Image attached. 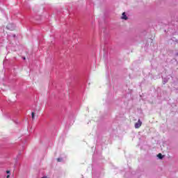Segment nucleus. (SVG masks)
I'll return each instance as SVG.
<instances>
[{"label":"nucleus","instance_id":"f03ea898","mask_svg":"<svg viewBox=\"0 0 178 178\" xmlns=\"http://www.w3.org/2000/svg\"><path fill=\"white\" fill-rule=\"evenodd\" d=\"M8 30H10V31H13L15 30V24H8L7 25Z\"/></svg>","mask_w":178,"mask_h":178},{"label":"nucleus","instance_id":"7ed1b4c3","mask_svg":"<svg viewBox=\"0 0 178 178\" xmlns=\"http://www.w3.org/2000/svg\"><path fill=\"white\" fill-rule=\"evenodd\" d=\"M121 19H122L123 20H127V15H126V13H122Z\"/></svg>","mask_w":178,"mask_h":178},{"label":"nucleus","instance_id":"20e7f679","mask_svg":"<svg viewBox=\"0 0 178 178\" xmlns=\"http://www.w3.org/2000/svg\"><path fill=\"white\" fill-rule=\"evenodd\" d=\"M158 158L159 159H162L163 158V156H162V154L159 153L158 155H157Z\"/></svg>","mask_w":178,"mask_h":178},{"label":"nucleus","instance_id":"f257e3e1","mask_svg":"<svg viewBox=\"0 0 178 178\" xmlns=\"http://www.w3.org/2000/svg\"><path fill=\"white\" fill-rule=\"evenodd\" d=\"M143 122L139 119L137 122L135 123V129H140V126H142Z\"/></svg>","mask_w":178,"mask_h":178},{"label":"nucleus","instance_id":"6e6552de","mask_svg":"<svg viewBox=\"0 0 178 178\" xmlns=\"http://www.w3.org/2000/svg\"><path fill=\"white\" fill-rule=\"evenodd\" d=\"M9 177H10V175H7V178H9Z\"/></svg>","mask_w":178,"mask_h":178},{"label":"nucleus","instance_id":"1a4fd4ad","mask_svg":"<svg viewBox=\"0 0 178 178\" xmlns=\"http://www.w3.org/2000/svg\"><path fill=\"white\" fill-rule=\"evenodd\" d=\"M177 55H178V53L177 54Z\"/></svg>","mask_w":178,"mask_h":178},{"label":"nucleus","instance_id":"39448f33","mask_svg":"<svg viewBox=\"0 0 178 178\" xmlns=\"http://www.w3.org/2000/svg\"><path fill=\"white\" fill-rule=\"evenodd\" d=\"M31 115H32V120H34L35 116V113L34 112H32Z\"/></svg>","mask_w":178,"mask_h":178},{"label":"nucleus","instance_id":"0eeeda50","mask_svg":"<svg viewBox=\"0 0 178 178\" xmlns=\"http://www.w3.org/2000/svg\"><path fill=\"white\" fill-rule=\"evenodd\" d=\"M6 173L9 174V173H10V170H7Z\"/></svg>","mask_w":178,"mask_h":178},{"label":"nucleus","instance_id":"423d86ee","mask_svg":"<svg viewBox=\"0 0 178 178\" xmlns=\"http://www.w3.org/2000/svg\"><path fill=\"white\" fill-rule=\"evenodd\" d=\"M63 161V159H62V158H58L57 159L58 162H62Z\"/></svg>","mask_w":178,"mask_h":178}]
</instances>
